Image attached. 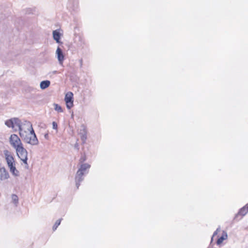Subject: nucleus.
I'll return each mask as SVG.
<instances>
[{
	"instance_id": "7",
	"label": "nucleus",
	"mask_w": 248,
	"mask_h": 248,
	"mask_svg": "<svg viewBox=\"0 0 248 248\" xmlns=\"http://www.w3.org/2000/svg\"><path fill=\"white\" fill-rule=\"evenodd\" d=\"M10 177L9 172L4 167H0V180L3 181Z\"/></svg>"
},
{
	"instance_id": "24",
	"label": "nucleus",
	"mask_w": 248,
	"mask_h": 248,
	"mask_svg": "<svg viewBox=\"0 0 248 248\" xmlns=\"http://www.w3.org/2000/svg\"><path fill=\"white\" fill-rule=\"evenodd\" d=\"M81 129H80V132L79 134H83L84 133L87 134V131L86 130V127L84 124H82L81 126Z\"/></svg>"
},
{
	"instance_id": "22",
	"label": "nucleus",
	"mask_w": 248,
	"mask_h": 248,
	"mask_svg": "<svg viewBox=\"0 0 248 248\" xmlns=\"http://www.w3.org/2000/svg\"><path fill=\"white\" fill-rule=\"evenodd\" d=\"M79 135L80 136L81 140H82V144H84L86 142V140L87 138V134L84 133L83 134H79Z\"/></svg>"
},
{
	"instance_id": "1",
	"label": "nucleus",
	"mask_w": 248,
	"mask_h": 248,
	"mask_svg": "<svg viewBox=\"0 0 248 248\" xmlns=\"http://www.w3.org/2000/svg\"><path fill=\"white\" fill-rule=\"evenodd\" d=\"M19 136L22 140L26 143L31 145H37L39 141L37 137L32 138L30 134L25 130H23L22 125L18 128Z\"/></svg>"
},
{
	"instance_id": "13",
	"label": "nucleus",
	"mask_w": 248,
	"mask_h": 248,
	"mask_svg": "<svg viewBox=\"0 0 248 248\" xmlns=\"http://www.w3.org/2000/svg\"><path fill=\"white\" fill-rule=\"evenodd\" d=\"M50 85V81L48 80H43L40 82V87L42 90H45Z\"/></svg>"
},
{
	"instance_id": "26",
	"label": "nucleus",
	"mask_w": 248,
	"mask_h": 248,
	"mask_svg": "<svg viewBox=\"0 0 248 248\" xmlns=\"http://www.w3.org/2000/svg\"><path fill=\"white\" fill-rule=\"evenodd\" d=\"M19 158H20V159L23 161V162L25 165H26L27 166H28V163H27L28 156H26V157H20Z\"/></svg>"
},
{
	"instance_id": "14",
	"label": "nucleus",
	"mask_w": 248,
	"mask_h": 248,
	"mask_svg": "<svg viewBox=\"0 0 248 248\" xmlns=\"http://www.w3.org/2000/svg\"><path fill=\"white\" fill-rule=\"evenodd\" d=\"M73 93L71 92H68L66 93L64 97V101L65 102L68 101H74Z\"/></svg>"
},
{
	"instance_id": "8",
	"label": "nucleus",
	"mask_w": 248,
	"mask_h": 248,
	"mask_svg": "<svg viewBox=\"0 0 248 248\" xmlns=\"http://www.w3.org/2000/svg\"><path fill=\"white\" fill-rule=\"evenodd\" d=\"M60 29L54 30L52 32V36L56 43H60L62 34L60 32Z\"/></svg>"
},
{
	"instance_id": "33",
	"label": "nucleus",
	"mask_w": 248,
	"mask_h": 248,
	"mask_svg": "<svg viewBox=\"0 0 248 248\" xmlns=\"http://www.w3.org/2000/svg\"><path fill=\"white\" fill-rule=\"evenodd\" d=\"M53 73L54 74H56V73H57V71H53Z\"/></svg>"
},
{
	"instance_id": "30",
	"label": "nucleus",
	"mask_w": 248,
	"mask_h": 248,
	"mask_svg": "<svg viewBox=\"0 0 248 248\" xmlns=\"http://www.w3.org/2000/svg\"><path fill=\"white\" fill-rule=\"evenodd\" d=\"M5 160L6 161L7 165L8 164V163L9 164V163L12 162V160L8 159V156L6 157V159H5Z\"/></svg>"
},
{
	"instance_id": "5",
	"label": "nucleus",
	"mask_w": 248,
	"mask_h": 248,
	"mask_svg": "<svg viewBox=\"0 0 248 248\" xmlns=\"http://www.w3.org/2000/svg\"><path fill=\"white\" fill-rule=\"evenodd\" d=\"M16 151L19 157L28 156V152L26 149L24 148L23 144L20 145V146L16 150Z\"/></svg>"
},
{
	"instance_id": "18",
	"label": "nucleus",
	"mask_w": 248,
	"mask_h": 248,
	"mask_svg": "<svg viewBox=\"0 0 248 248\" xmlns=\"http://www.w3.org/2000/svg\"><path fill=\"white\" fill-rule=\"evenodd\" d=\"M12 200L13 203L16 206H17V204H18V196L16 194H12Z\"/></svg>"
},
{
	"instance_id": "17",
	"label": "nucleus",
	"mask_w": 248,
	"mask_h": 248,
	"mask_svg": "<svg viewBox=\"0 0 248 248\" xmlns=\"http://www.w3.org/2000/svg\"><path fill=\"white\" fill-rule=\"evenodd\" d=\"M10 171L12 173V174L15 176H18L19 175V171L16 170V166L14 167H12L11 168L9 169Z\"/></svg>"
},
{
	"instance_id": "4",
	"label": "nucleus",
	"mask_w": 248,
	"mask_h": 248,
	"mask_svg": "<svg viewBox=\"0 0 248 248\" xmlns=\"http://www.w3.org/2000/svg\"><path fill=\"white\" fill-rule=\"evenodd\" d=\"M56 56L58 62L61 65H62L65 59V55L63 52L62 49L58 46L56 51Z\"/></svg>"
},
{
	"instance_id": "28",
	"label": "nucleus",
	"mask_w": 248,
	"mask_h": 248,
	"mask_svg": "<svg viewBox=\"0 0 248 248\" xmlns=\"http://www.w3.org/2000/svg\"><path fill=\"white\" fill-rule=\"evenodd\" d=\"M52 128L53 129L57 130L58 129V124L56 122H52Z\"/></svg>"
},
{
	"instance_id": "10",
	"label": "nucleus",
	"mask_w": 248,
	"mask_h": 248,
	"mask_svg": "<svg viewBox=\"0 0 248 248\" xmlns=\"http://www.w3.org/2000/svg\"><path fill=\"white\" fill-rule=\"evenodd\" d=\"M91 168V165L88 163H82L80 166V168L78 170V171L79 172H82L84 174L88 173V169Z\"/></svg>"
},
{
	"instance_id": "21",
	"label": "nucleus",
	"mask_w": 248,
	"mask_h": 248,
	"mask_svg": "<svg viewBox=\"0 0 248 248\" xmlns=\"http://www.w3.org/2000/svg\"><path fill=\"white\" fill-rule=\"evenodd\" d=\"M62 219V218H60L55 222V224H54L52 227V230L53 231H55L57 229L58 227L60 225Z\"/></svg>"
},
{
	"instance_id": "27",
	"label": "nucleus",
	"mask_w": 248,
	"mask_h": 248,
	"mask_svg": "<svg viewBox=\"0 0 248 248\" xmlns=\"http://www.w3.org/2000/svg\"><path fill=\"white\" fill-rule=\"evenodd\" d=\"M9 169H10L12 167H14L15 166H16V162L15 161H12V162L10 163H8V164L7 165Z\"/></svg>"
},
{
	"instance_id": "31",
	"label": "nucleus",
	"mask_w": 248,
	"mask_h": 248,
	"mask_svg": "<svg viewBox=\"0 0 248 248\" xmlns=\"http://www.w3.org/2000/svg\"><path fill=\"white\" fill-rule=\"evenodd\" d=\"M44 137L45 138L48 140L49 139V135H48V133H46L45 135H44Z\"/></svg>"
},
{
	"instance_id": "29",
	"label": "nucleus",
	"mask_w": 248,
	"mask_h": 248,
	"mask_svg": "<svg viewBox=\"0 0 248 248\" xmlns=\"http://www.w3.org/2000/svg\"><path fill=\"white\" fill-rule=\"evenodd\" d=\"M74 148L75 149H77L78 151L79 149V144L78 142H76L74 145Z\"/></svg>"
},
{
	"instance_id": "9",
	"label": "nucleus",
	"mask_w": 248,
	"mask_h": 248,
	"mask_svg": "<svg viewBox=\"0 0 248 248\" xmlns=\"http://www.w3.org/2000/svg\"><path fill=\"white\" fill-rule=\"evenodd\" d=\"M248 212V204L240 209L239 212L235 215V218H241Z\"/></svg>"
},
{
	"instance_id": "35",
	"label": "nucleus",
	"mask_w": 248,
	"mask_h": 248,
	"mask_svg": "<svg viewBox=\"0 0 248 248\" xmlns=\"http://www.w3.org/2000/svg\"><path fill=\"white\" fill-rule=\"evenodd\" d=\"M16 131H17V130H16V129H15V130H14V131H15V132H16Z\"/></svg>"
},
{
	"instance_id": "2",
	"label": "nucleus",
	"mask_w": 248,
	"mask_h": 248,
	"mask_svg": "<svg viewBox=\"0 0 248 248\" xmlns=\"http://www.w3.org/2000/svg\"><path fill=\"white\" fill-rule=\"evenodd\" d=\"M9 142L11 146L16 150L18 148L20 145L23 144L21 140L16 134H13L9 138Z\"/></svg>"
},
{
	"instance_id": "34",
	"label": "nucleus",
	"mask_w": 248,
	"mask_h": 248,
	"mask_svg": "<svg viewBox=\"0 0 248 248\" xmlns=\"http://www.w3.org/2000/svg\"><path fill=\"white\" fill-rule=\"evenodd\" d=\"M72 116V117H73V113H72V116Z\"/></svg>"
},
{
	"instance_id": "12",
	"label": "nucleus",
	"mask_w": 248,
	"mask_h": 248,
	"mask_svg": "<svg viewBox=\"0 0 248 248\" xmlns=\"http://www.w3.org/2000/svg\"><path fill=\"white\" fill-rule=\"evenodd\" d=\"M227 237L228 235L227 232L225 231H223L221 236L219 237L216 241L217 245H220L222 243L223 241L227 238Z\"/></svg>"
},
{
	"instance_id": "6",
	"label": "nucleus",
	"mask_w": 248,
	"mask_h": 248,
	"mask_svg": "<svg viewBox=\"0 0 248 248\" xmlns=\"http://www.w3.org/2000/svg\"><path fill=\"white\" fill-rule=\"evenodd\" d=\"M84 174L82 172H79L77 171L75 175L76 186L77 189H78L80 183L83 181Z\"/></svg>"
},
{
	"instance_id": "32",
	"label": "nucleus",
	"mask_w": 248,
	"mask_h": 248,
	"mask_svg": "<svg viewBox=\"0 0 248 248\" xmlns=\"http://www.w3.org/2000/svg\"><path fill=\"white\" fill-rule=\"evenodd\" d=\"M58 44H59V45H61L63 44V43L60 40V43H57Z\"/></svg>"
},
{
	"instance_id": "11",
	"label": "nucleus",
	"mask_w": 248,
	"mask_h": 248,
	"mask_svg": "<svg viewBox=\"0 0 248 248\" xmlns=\"http://www.w3.org/2000/svg\"><path fill=\"white\" fill-rule=\"evenodd\" d=\"M74 43L77 44L78 47H83L84 44V41L82 37L79 35H76L74 39Z\"/></svg>"
},
{
	"instance_id": "16",
	"label": "nucleus",
	"mask_w": 248,
	"mask_h": 248,
	"mask_svg": "<svg viewBox=\"0 0 248 248\" xmlns=\"http://www.w3.org/2000/svg\"><path fill=\"white\" fill-rule=\"evenodd\" d=\"M3 153L5 155V159H6V157L8 156V159L12 160V161L15 160L14 157L11 154L9 151L5 150L3 151Z\"/></svg>"
},
{
	"instance_id": "25",
	"label": "nucleus",
	"mask_w": 248,
	"mask_h": 248,
	"mask_svg": "<svg viewBox=\"0 0 248 248\" xmlns=\"http://www.w3.org/2000/svg\"><path fill=\"white\" fill-rule=\"evenodd\" d=\"M74 101H68L65 102L66 108L68 109H70L74 106Z\"/></svg>"
},
{
	"instance_id": "20",
	"label": "nucleus",
	"mask_w": 248,
	"mask_h": 248,
	"mask_svg": "<svg viewBox=\"0 0 248 248\" xmlns=\"http://www.w3.org/2000/svg\"><path fill=\"white\" fill-rule=\"evenodd\" d=\"M54 109L58 112H62L63 109L62 107L58 104L54 103Z\"/></svg>"
},
{
	"instance_id": "19",
	"label": "nucleus",
	"mask_w": 248,
	"mask_h": 248,
	"mask_svg": "<svg viewBox=\"0 0 248 248\" xmlns=\"http://www.w3.org/2000/svg\"><path fill=\"white\" fill-rule=\"evenodd\" d=\"M87 160L86 155L85 152L81 153V156L79 160V163H83Z\"/></svg>"
},
{
	"instance_id": "3",
	"label": "nucleus",
	"mask_w": 248,
	"mask_h": 248,
	"mask_svg": "<svg viewBox=\"0 0 248 248\" xmlns=\"http://www.w3.org/2000/svg\"><path fill=\"white\" fill-rule=\"evenodd\" d=\"M21 121L18 118H12L5 122V124L8 127L14 128L15 125L18 126V128L21 126Z\"/></svg>"
},
{
	"instance_id": "23",
	"label": "nucleus",
	"mask_w": 248,
	"mask_h": 248,
	"mask_svg": "<svg viewBox=\"0 0 248 248\" xmlns=\"http://www.w3.org/2000/svg\"><path fill=\"white\" fill-rule=\"evenodd\" d=\"M220 231V227H218L216 231L214 232L213 233V234L211 237V242H210V245L212 244V243L213 242V238L214 236H215L216 235H217L218 233V232H219Z\"/></svg>"
},
{
	"instance_id": "15",
	"label": "nucleus",
	"mask_w": 248,
	"mask_h": 248,
	"mask_svg": "<svg viewBox=\"0 0 248 248\" xmlns=\"http://www.w3.org/2000/svg\"><path fill=\"white\" fill-rule=\"evenodd\" d=\"M28 124L30 126L29 128H28V130L30 131V133H29V134H30V136H32V138H34V136L37 137L31 122H28Z\"/></svg>"
}]
</instances>
